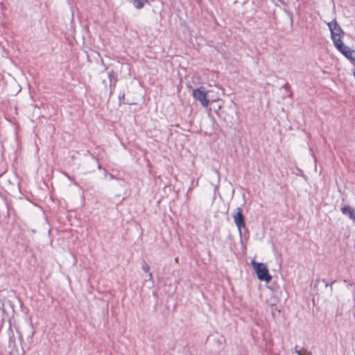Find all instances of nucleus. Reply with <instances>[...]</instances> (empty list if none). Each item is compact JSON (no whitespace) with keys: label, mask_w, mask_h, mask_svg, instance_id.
Here are the masks:
<instances>
[{"label":"nucleus","mask_w":355,"mask_h":355,"mask_svg":"<svg viewBox=\"0 0 355 355\" xmlns=\"http://www.w3.org/2000/svg\"><path fill=\"white\" fill-rule=\"evenodd\" d=\"M331 33V39L334 46H337L343 43V39L345 36V32L336 19L327 23Z\"/></svg>","instance_id":"1"},{"label":"nucleus","mask_w":355,"mask_h":355,"mask_svg":"<svg viewBox=\"0 0 355 355\" xmlns=\"http://www.w3.org/2000/svg\"><path fill=\"white\" fill-rule=\"evenodd\" d=\"M251 265L254 270L257 278L263 282L268 283L271 281L272 277L269 273L266 266L263 263H259L254 260L251 261Z\"/></svg>","instance_id":"2"},{"label":"nucleus","mask_w":355,"mask_h":355,"mask_svg":"<svg viewBox=\"0 0 355 355\" xmlns=\"http://www.w3.org/2000/svg\"><path fill=\"white\" fill-rule=\"evenodd\" d=\"M192 96L196 101H198L202 107H207L209 105L208 94L205 87H199L193 89Z\"/></svg>","instance_id":"3"},{"label":"nucleus","mask_w":355,"mask_h":355,"mask_svg":"<svg viewBox=\"0 0 355 355\" xmlns=\"http://www.w3.org/2000/svg\"><path fill=\"white\" fill-rule=\"evenodd\" d=\"M336 49L344 55L352 64H355V50L352 49L344 43L336 46Z\"/></svg>","instance_id":"4"},{"label":"nucleus","mask_w":355,"mask_h":355,"mask_svg":"<svg viewBox=\"0 0 355 355\" xmlns=\"http://www.w3.org/2000/svg\"><path fill=\"white\" fill-rule=\"evenodd\" d=\"M233 219L235 225L238 227L239 232L241 234V228L245 227V222L242 210L240 207L236 209V212L233 214Z\"/></svg>","instance_id":"5"},{"label":"nucleus","mask_w":355,"mask_h":355,"mask_svg":"<svg viewBox=\"0 0 355 355\" xmlns=\"http://www.w3.org/2000/svg\"><path fill=\"white\" fill-rule=\"evenodd\" d=\"M208 94L209 104L211 102H216L220 100V88L218 87H214L207 90Z\"/></svg>","instance_id":"6"},{"label":"nucleus","mask_w":355,"mask_h":355,"mask_svg":"<svg viewBox=\"0 0 355 355\" xmlns=\"http://www.w3.org/2000/svg\"><path fill=\"white\" fill-rule=\"evenodd\" d=\"M342 213L348 216L353 222H355V209L349 205H345L341 208Z\"/></svg>","instance_id":"7"},{"label":"nucleus","mask_w":355,"mask_h":355,"mask_svg":"<svg viewBox=\"0 0 355 355\" xmlns=\"http://www.w3.org/2000/svg\"><path fill=\"white\" fill-rule=\"evenodd\" d=\"M130 3L137 9H141L144 7L145 4L148 3V0H130Z\"/></svg>","instance_id":"8"},{"label":"nucleus","mask_w":355,"mask_h":355,"mask_svg":"<svg viewBox=\"0 0 355 355\" xmlns=\"http://www.w3.org/2000/svg\"><path fill=\"white\" fill-rule=\"evenodd\" d=\"M143 270L146 272L148 273L147 274V276H146V279H145V281H150L151 283H150V286H153V282L152 281V279H153V276H152V274L150 272H149V266L148 265H144L143 267H142Z\"/></svg>","instance_id":"9"},{"label":"nucleus","mask_w":355,"mask_h":355,"mask_svg":"<svg viewBox=\"0 0 355 355\" xmlns=\"http://www.w3.org/2000/svg\"><path fill=\"white\" fill-rule=\"evenodd\" d=\"M295 352L297 354V355H310L308 352L305 351H301V350H295Z\"/></svg>","instance_id":"10"},{"label":"nucleus","mask_w":355,"mask_h":355,"mask_svg":"<svg viewBox=\"0 0 355 355\" xmlns=\"http://www.w3.org/2000/svg\"><path fill=\"white\" fill-rule=\"evenodd\" d=\"M220 108H221V106H220V105H219L218 107H217L218 110H219Z\"/></svg>","instance_id":"11"}]
</instances>
